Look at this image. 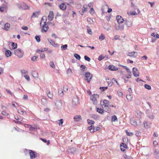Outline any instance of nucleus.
Listing matches in <instances>:
<instances>
[{"label":"nucleus","mask_w":159,"mask_h":159,"mask_svg":"<svg viewBox=\"0 0 159 159\" xmlns=\"http://www.w3.org/2000/svg\"><path fill=\"white\" fill-rule=\"evenodd\" d=\"M109 101L106 99L103 100L102 104V107L104 108L105 111L108 113L111 111V109L109 107Z\"/></svg>","instance_id":"f257e3e1"},{"label":"nucleus","mask_w":159,"mask_h":159,"mask_svg":"<svg viewBox=\"0 0 159 159\" xmlns=\"http://www.w3.org/2000/svg\"><path fill=\"white\" fill-rule=\"evenodd\" d=\"M28 152L29 153L30 157L31 159L37 157V153L34 151L31 150H27L25 149L24 150V152Z\"/></svg>","instance_id":"f03ea898"},{"label":"nucleus","mask_w":159,"mask_h":159,"mask_svg":"<svg viewBox=\"0 0 159 159\" xmlns=\"http://www.w3.org/2000/svg\"><path fill=\"white\" fill-rule=\"evenodd\" d=\"M14 53L19 58L22 57L24 55L23 52L19 48L16 49Z\"/></svg>","instance_id":"7ed1b4c3"},{"label":"nucleus","mask_w":159,"mask_h":159,"mask_svg":"<svg viewBox=\"0 0 159 159\" xmlns=\"http://www.w3.org/2000/svg\"><path fill=\"white\" fill-rule=\"evenodd\" d=\"M99 98V95L97 94H94L90 97V100L93 101L94 104H96L98 103L97 99Z\"/></svg>","instance_id":"20e7f679"},{"label":"nucleus","mask_w":159,"mask_h":159,"mask_svg":"<svg viewBox=\"0 0 159 159\" xmlns=\"http://www.w3.org/2000/svg\"><path fill=\"white\" fill-rule=\"evenodd\" d=\"M18 7L20 9H29L30 8L29 6L26 4L24 2H21L17 5Z\"/></svg>","instance_id":"39448f33"},{"label":"nucleus","mask_w":159,"mask_h":159,"mask_svg":"<svg viewBox=\"0 0 159 159\" xmlns=\"http://www.w3.org/2000/svg\"><path fill=\"white\" fill-rule=\"evenodd\" d=\"M84 10H94L93 8V3H89L88 5H85L84 6Z\"/></svg>","instance_id":"423d86ee"},{"label":"nucleus","mask_w":159,"mask_h":159,"mask_svg":"<svg viewBox=\"0 0 159 159\" xmlns=\"http://www.w3.org/2000/svg\"><path fill=\"white\" fill-rule=\"evenodd\" d=\"M80 104V99L77 96L74 97L72 99V104L74 105H77Z\"/></svg>","instance_id":"0eeeda50"},{"label":"nucleus","mask_w":159,"mask_h":159,"mask_svg":"<svg viewBox=\"0 0 159 159\" xmlns=\"http://www.w3.org/2000/svg\"><path fill=\"white\" fill-rule=\"evenodd\" d=\"M93 77L92 75L89 72H87L85 74V79L87 80L89 83H90L91 80L92 79Z\"/></svg>","instance_id":"6e6552de"},{"label":"nucleus","mask_w":159,"mask_h":159,"mask_svg":"<svg viewBox=\"0 0 159 159\" xmlns=\"http://www.w3.org/2000/svg\"><path fill=\"white\" fill-rule=\"evenodd\" d=\"M132 72L135 77H137L139 76V72L136 68L134 67L133 68Z\"/></svg>","instance_id":"1a4fd4ad"},{"label":"nucleus","mask_w":159,"mask_h":159,"mask_svg":"<svg viewBox=\"0 0 159 159\" xmlns=\"http://www.w3.org/2000/svg\"><path fill=\"white\" fill-rule=\"evenodd\" d=\"M143 124L144 127L145 128L147 129L150 127L152 123L151 122H148L146 121H144L143 122Z\"/></svg>","instance_id":"9d476101"},{"label":"nucleus","mask_w":159,"mask_h":159,"mask_svg":"<svg viewBox=\"0 0 159 159\" xmlns=\"http://www.w3.org/2000/svg\"><path fill=\"white\" fill-rule=\"evenodd\" d=\"M44 24L42 26V32H43L44 31L45 32H46L48 28V25H47L45 23L43 22Z\"/></svg>","instance_id":"9b49d317"},{"label":"nucleus","mask_w":159,"mask_h":159,"mask_svg":"<svg viewBox=\"0 0 159 159\" xmlns=\"http://www.w3.org/2000/svg\"><path fill=\"white\" fill-rule=\"evenodd\" d=\"M146 113L148 116L151 119H153L154 118V116L153 114V113L150 111H147Z\"/></svg>","instance_id":"f8f14e48"},{"label":"nucleus","mask_w":159,"mask_h":159,"mask_svg":"<svg viewBox=\"0 0 159 159\" xmlns=\"http://www.w3.org/2000/svg\"><path fill=\"white\" fill-rule=\"evenodd\" d=\"M143 113L139 110H137L136 111L135 116L138 118H140L142 117Z\"/></svg>","instance_id":"ddd939ff"},{"label":"nucleus","mask_w":159,"mask_h":159,"mask_svg":"<svg viewBox=\"0 0 159 159\" xmlns=\"http://www.w3.org/2000/svg\"><path fill=\"white\" fill-rule=\"evenodd\" d=\"M54 14L53 11H51L49 12V14L48 16V19L49 21H52L53 19Z\"/></svg>","instance_id":"4468645a"},{"label":"nucleus","mask_w":159,"mask_h":159,"mask_svg":"<svg viewBox=\"0 0 159 159\" xmlns=\"http://www.w3.org/2000/svg\"><path fill=\"white\" fill-rule=\"evenodd\" d=\"M116 19L118 23H121L124 20L122 17L120 16H117L116 17Z\"/></svg>","instance_id":"2eb2a0df"},{"label":"nucleus","mask_w":159,"mask_h":159,"mask_svg":"<svg viewBox=\"0 0 159 159\" xmlns=\"http://www.w3.org/2000/svg\"><path fill=\"white\" fill-rule=\"evenodd\" d=\"M48 41L54 47L57 48L58 47V45L57 44H55V42L52 39H48Z\"/></svg>","instance_id":"dca6fc26"},{"label":"nucleus","mask_w":159,"mask_h":159,"mask_svg":"<svg viewBox=\"0 0 159 159\" xmlns=\"http://www.w3.org/2000/svg\"><path fill=\"white\" fill-rule=\"evenodd\" d=\"M154 157L157 159H159V150L158 149H155L153 153Z\"/></svg>","instance_id":"f3484780"},{"label":"nucleus","mask_w":159,"mask_h":159,"mask_svg":"<svg viewBox=\"0 0 159 159\" xmlns=\"http://www.w3.org/2000/svg\"><path fill=\"white\" fill-rule=\"evenodd\" d=\"M74 120L76 122L80 121L81 120V117L80 115H75L74 117Z\"/></svg>","instance_id":"a211bd4d"},{"label":"nucleus","mask_w":159,"mask_h":159,"mask_svg":"<svg viewBox=\"0 0 159 159\" xmlns=\"http://www.w3.org/2000/svg\"><path fill=\"white\" fill-rule=\"evenodd\" d=\"M120 149L123 151H124L127 148V145L123 143H122L120 145Z\"/></svg>","instance_id":"6ab92c4d"},{"label":"nucleus","mask_w":159,"mask_h":159,"mask_svg":"<svg viewBox=\"0 0 159 159\" xmlns=\"http://www.w3.org/2000/svg\"><path fill=\"white\" fill-rule=\"evenodd\" d=\"M10 27V24L8 23H7L5 24L4 27L3 28V29L6 31H8L9 30Z\"/></svg>","instance_id":"aec40b11"},{"label":"nucleus","mask_w":159,"mask_h":159,"mask_svg":"<svg viewBox=\"0 0 159 159\" xmlns=\"http://www.w3.org/2000/svg\"><path fill=\"white\" fill-rule=\"evenodd\" d=\"M88 129L90 131L91 133H94L95 132V128L94 126L91 125L90 126L88 127Z\"/></svg>","instance_id":"412c9836"},{"label":"nucleus","mask_w":159,"mask_h":159,"mask_svg":"<svg viewBox=\"0 0 159 159\" xmlns=\"http://www.w3.org/2000/svg\"><path fill=\"white\" fill-rule=\"evenodd\" d=\"M31 74L32 75L34 78H38V73L36 71H32Z\"/></svg>","instance_id":"4be33fe9"},{"label":"nucleus","mask_w":159,"mask_h":159,"mask_svg":"<svg viewBox=\"0 0 159 159\" xmlns=\"http://www.w3.org/2000/svg\"><path fill=\"white\" fill-rule=\"evenodd\" d=\"M59 7L62 10H65L66 8V6L64 3H61Z\"/></svg>","instance_id":"5701e85b"},{"label":"nucleus","mask_w":159,"mask_h":159,"mask_svg":"<svg viewBox=\"0 0 159 159\" xmlns=\"http://www.w3.org/2000/svg\"><path fill=\"white\" fill-rule=\"evenodd\" d=\"M40 12L39 11H38L37 12H34L31 16V18H35L38 17L39 15L40 14Z\"/></svg>","instance_id":"b1692460"},{"label":"nucleus","mask_w":159,"mask_h":159,"mask_svg":"<svg viewBox=\"0 0 159 159\" xmlns=\"http://www.w3.org/2000/svg\"><path fill=\"white\" fill-rule=\"evenodd\" d=\"M5 54L6 56L8 57L11 55V52L10 50H7L6 51Z\"/></svg>","instance_id":"393cba45"},{"label":"nucleus","mask_w":159,"mask_h":159,"mask_svg":"<svg viewBox=\"0 0 159 159\" xmlns=\"http://www.w3.org/2000/svg\"><path fill=\"white\" fill-rule=\"evenodd\" d=\"M47 96L50 98H52L53 97V94L52 92H50L49 91H48L47 93Z\"/></svg>","instance_id":"a878e982"},{"label":"nucleus","mask_w":159,"mask_h":159,"mask_svg":"<svg viewBox=\"0 0 159 159\" xmlns=\"http://www.w3.org/2000/svg\"><path fill=\"white\" fill-rule=\"evenodd\" d=\"M138 53L136 52H133L130 53V57H135L137 56Z\"/></svg>","instance_id":"bb28decb"},{"label":"nucleus","mask_w":159,"mask_h":159,"mask_svg":"<svg viewBox=\"0 0 159 159\" xmlns=\"http://www.w3.org/2000/svg\"><path fill=\"white\" fill-rule=\"evenodd\" d=\"M105 9L108 10H112V9L110 8H109L108 6L107 5H103L102 8V10H104Z\"/></svg>","instance_id":"cd10ccee"},{"label":"nucleus","mask_w":159,"mask_h":159,"mask_svg":"<svg viewBox=\"0 0 159 159\" xmlns=\"http://www.w3.org/2000/svg\"><path fill=\"white\" fill-rule=\"evenodd\" d=\"M24 125L25 126V125H27L30 126V128L29 129H30V131H33V130L35 131V130H37V129L36 128L33 127L31 125H28L26 124H25Z\"/></svg>","instance_id":"c85d7f7f"},{"label":"nucleus","mask_w":159,"mask_h":159,"mask_svg":"<svg viewBox=\"0 0 159 159\" xmlns=\"http://www.w3.org/2000/svg\"><path fill=\"white\" fill-rule=\"evenodd\" d=\"M18 113L20 115H24L26 113V112L21 109H19L18 110Z\"/></svg>","instance_id":"c756f323"},{"label":"nucleus","mask_w":159,"mask_h":159,"mask_svg":"<svg viewBox=\"0 0 159 159\" xmlns=\"http://www.w3.org/2000/svg\"><path fill=\"white\" fill-rule=\"evenodd\" d=\"M41 102L42 104L45 105L47 104V100L45 98H43L41 100Z\"/></svg>","instance_id":"7c9ffc66"},{"label":"nucleus","mask_w":159,"mask_h":159,"mask_svg":"<svg viewBox=\"0 0 159 159\" xmlns=\"http://www.w3.org/2000/svg\"><path fill=\"white\" fill-rule=\"evenodd\" d=\"M97 111L101 114H103L104 112L103 109L101 108H97Z\"/></svg>","instance_id":"2f4dec72"},{"label":"nucleus","mask_w":159,"mask_h":159,"mask_svg":"<svg viewBox=\"0 0 159 159\" xmlns=\"http://www.w3.org/2000/svg\"><path fill=\"white\" fill-rule=\"evenodd\" d=\"M40 139L41 140H42L43 142L44 143H46L47 142V145H49V144H50V140H48V141H47V140L46 139H43V138H40Z\"/></svg>","instance_id":"473e14b6"},{"label":"nucleus","mask_w":159,"mask_h":159,"mask_svg":"<svg viewBox=\"0 0 159 159\" xmlns=\"http://www.w3.org/2000/svg\"><path fill=\"white\" fill-rule=\"evenodd\" d=\"M130 122L132 125L134 126L137 125V122L134 120H131Z\"/></svg>","instance_id":"72a5a7b5"},{"label":"nucleus","mask_w":159,"mask_h":159,"mask_svg":"<svg viewBox=\"0 0 159 159\" xmlns=\"http://www.w3.org/2000/svg\"><path fill=\"white\" fill-rule=\"evenodd\" d=\"M58 123L59 125L62 126L63 123V119H61L60 120H58Z\"/></svg>","instance_id":"f704fd0d"},{"label":"nucleus","mask_w":159,"mask_h":159,"mask_svg":"<svg viewBox=\"0 0 159 159\" xmlns=\"http://www.w3.org/2000/svg\"><path fill=\"white\" fill-rule=\"evenodd\" d=\"M11 46L12 47V49H15L17 47V44L13 42L11 43Z\"/></svg>","instance_id":"c9c22d12"},{"label":"nucleus","mask_w":159,"mask_h":159,"mask_svg":"<svg viewBox=\"0 0 159 159\" xmlns=\"http://www.w3.org/2000/svg\"><path fill=\"white\" fill-rule=\"evenodd\" d=\"M109 69L111 70H115L116 69V67L115 66H113V65L109 66Z\"/></svg>","instance_id":"e433bc0d"},{"label":"nucleus","mask_w":159,"mask_h":159,"mask_svg":"<svg viewBox=\"0 0 159 159\" xmlns=\"http://www.w3.org/2000/svg\"><path fill=\"white\" fill-rule=\"evenodd\" d=\"M105 38V37L104 35L102 34L99 37V39L100 40H102L104 39Z\"/></svg>","instance_id":"4c0bfd02"},{"label":"nucleus","mask_w":159,"mask_h":159,"mask_svg":"<svg viewBox=\"0 0 159 159\" xmlns=\"http://www.w3.org/2000/svg\"><path fill=\"white\" fill-rule=\"evenodd\" d=\"M117 118L116 116L114 115L112 117V118H111L112 121H117Z\"/></svg>","instance_id":"58836bf2"},{"label":"nucleus","mask_w":159,"mask_h":159,"mask_svg":"<svg viewBox=\"0 0 159 159\" xmlns=\"http://www.w3.org/2000/svg\"><path fill=\"white\" fill-rule=\"evenodd\" d=\"M74 56L78 60H80L81 58L80 56L77 53H75Z\"/></svg>","instance_id":"ea45409f"},{"label":"nucleus","mask_w":159,"mask_h":159,"mask_svg":"<svg viewBox=\"0 0 159 159\" xmlns=\"http://www.w3.org/2000/svg\"><path fill=\"white\" fill-rule=\"evenodd\" d=\"M155 33H152L151 34V35L154 37H156V38H159V34H155Z\"/></svg>","instance_id":"a19ab883"},{"label":"nucleus","mask_w":159,"mask_h":159,"mask_svg":"<svg viewBox=\"0 0 159 159\" xmlns=\"http://www.w3.org/2000/svg\"><path fill=\"white\" fill-rule=\"evenodd\" d=\"M105 58V56H103L102 55H101L99 56L98 58V60L99 61L102 60Z\"/></svg>","instance_id":"79ce46f5"},{"label":"nucleus","mask_w":159,"mask_h":159,"mask_svg":"<svg viewBox=\"0 0 159 159\" xmlns=\"http://www.w3.org/2000/svg\"><path fill=\"white\" fill-rule=\"evenodd\" d=\"M139 12H140L139 11H137V12H135L134 11L130 12V13L132 15H137L138 13H139Z\"/></svg>","instance_id":"37998d69"},{"label":"nucleus","mask_w":159,"mask_h":159,"mask_svg":"<svg viewBox=\"0 0 159 159\" xmlns=\"http://www.w3.org/2000/svg\"><path fill=\"white\" fill-rule=\"evenodd\" d=\"M87 122L88 123L89 125H91L92 124H94L95 123L94 121H92L89 119H88Z\"/></svg>","instance_id":"c03bdc74"},{"label":"nucleus","mask_w":159,"mask_h":159,"mask_svg":"<svg viewBox=\"0 0 159 159\" xmlns=\"http://www.w3.org/2000/svg\"><path fill=\"white\" fill-rule=\"evenodd\" d=\"M144 87L146 89L148 90H150L151 88L150 85L147 84H145L144 85Z\"/></svg>","instance_id":"a18cd8bd"},{"label":"nucleus","mask_w":159,"mask_h":159,"mask_svg":"<svg viewBox=\"0 0 159 159\" xmlns=\"http://www.w3.org/2000/svg\"><path fill=\"white\" fill-rule=\"evenodd\" d=\"M108 88L107 87H100V89H101V91L102 92H103L106 90Z\"/></svg>","instance_id":"49530a36"},{"label":"nucleus","mask_w":159,"mask_h":159,"mask_svg":"<svg viewBox=\"0 0 159 159\" xmlns=\"http://www.w3.org/2000/svg\"><path fill=\"white\" fill-rule=\"evenodd\" d=\"M35 38L37 42H39L40 41V39L39 36L36 35L35 36Z\"/></svg>","instance_id":"de8ad7c7"},{"label":"nucleus","mask_w":159,"mask_h":159,"mask_svg":"<svg viewBox=\"0 0 159 159\" xmlns=\"http://www.w3.org/2000/svg\"><path fill=\"white\" fill-rule=\"evenodd\" d=\"M67 44H65L64 45L62 46L61 47V48L62 50H66L67 48Z\"/></svg>","instance_id":"09e8293b"},{"label":"nucleus","mask_w":159,"mask_h":159,"mask_svg":"<svg viewBox=\"0 0 159 159\" xmlns=\"http://www.w3.org/2000/svg\"><path fill=\"white\" fill-rule=\"evenodd\" d=\"M50 66L52 68H55V65L53 61H51L50 62Z\"/></svg>","instance_id":"8fccbe9b"},{"label":"nucleus","mask_w":159,"mask_h":159,"mask_svg":"<svg viewBox=\"0 0 159 159\" xmlns=\"http://www.w3.org/2000/svg\"><path fill=\"white\" fill-rule=\"evenodd\" d=\"M24 77L28 81H29L30 80V78L29 76L28 75H24Z\"/></svg>","instance_id":"3c124183"},{"label":"nucleus","mask_w":159,"mask_h":159,"mask_svg":"<svg viewBox=\"0 0 159 159\" xmlns=\"http://www.w3.org/2000/svg\"><path fill=\"white\" fill-rule=\"evenodd\" d=\"M67 1H68V2H66V3L68 5L73 3V0H67Z\"/></svg>","instance_id":"603ef678"},{"label":"nucleus","mask_w":159,"mask_h":159,"mask_svg":"<svg viewBox=\"0 0 159 159\" xmlns=\"http://www.w3.org/2000/svg\"><path fill=\"white\" fill-rule=\"evenodd\" d=\"M38 57L36 56H34L32 57L31 58V60L33 61H35L37 58Z\"/></svg>","instance_id":"864d4df0"},{"label":"nucleus","mask_w":159,"mask_h":159,"mask_svg":"<svg viewBox=\"0 0 159 159\" xmlns=\"http://www.w3.org/2000/svg\"><path fill=\"white\" fill-rule=\"evenodd\" d=\"M84 58L85 60L86 61H90V58L87 56H85L84 57Z\"/></svg>","instance_id":"5fc2aeb1"},{"label":"nucleus","mask_w":159,"mask_h":159,"mask_svg":"<svg viewBox=\"0 0 159 159\" xmlns=\"http://www.w3.org/2000/svg\"><path fill=\"white\" fill-rule=\"evenodd\" d=\"M12 106L15 107H17L18 106V105L17 103H16V102H13L12 103Z\"/></svg>","instance_id":"6e6d98bb"},{"label":"nucleus","mask_w":159,"mask_h":159,"mask_svg":"<svg viewBox=\"0 0 159 159\" xmlns=\"http://www.w3.org/2000/svg\"><path fill=\"white\" fill-rule=\"evenodd\" d=\"M21 73L23 74H27L28 73V71L25 70H21Z\"/></svg>","instance_id":"4d7b16f0"},{"label":"nucleus","mask_w":159,"mask_h":159,"mask_svg":"<svg viewBox=\"0 0 159 159\" xmlns=\"http://www.w3.org/2000/svg\"><path fill=\"white\" fill-rule=\"evenodd\" d=\"M40 57L41 58H44L45 57V55L44 53L40 54Z\"/></svg>","instance_id":"13d9d810"},{"label":"nucleus","mask_w":159,"mask_h":159,"mask_svg":"<svg viewBox=\"0 0 159 159\" xmlns=\"http://www.w3.org/2000/svg\"><path fill=\"white\" fill-rule=\"evenodd\" d=\"M2 113L3 115L5 116H7L9 114L5 111H3Z\"/></svg>","instance_id":"bf43d9fd"},{"label":"nucleus","mask_w":159,"mask_h":159,"mask_svg":"<svg viewBox=\"0 0 159 159\" xmlns=\"http://www.w3.org/2000/svg\"><path fill=\"white\" fill-rule=\"evenodd\" d=\"M58 92L60 94L61 96H62L63 95V91L61 90L60 91V90H59Z\"/></svg>","instance_id":"052dcab7"},{"label":"nucleus","mask_w":159,"mask_h":159,"mask_svg":"<svg viewBox=\"0 0 159 159\" xmlns=\"http://www.w3.org/2000/svg\"><path fill=\"white\" fill-rule=\"evenodd\" d=\"M6 91L7 93H9L11 95H12L13 94V93L9 90L7 89Z\"/></svg>","instance_id":"680f3d73"},{"label":"nucleus","mask_w":159,"mask_h":159,"mask_svg":"<svg viewBox=\"0 0 159 159\" xmlns=\"http://www.w3.org/2000/svg\"><path fill=\"white\" fill-rule=\"evenodd\" d=\"M153 145L154 146L156 147L158 145V143L156 141H155L153 142Z\"/></svg>","instance_id":"e2e57ef3"},{"label":"nucleus","mask_w":159,"mask_h":159,"mask_svg":"<svg viewBox=\"0 0 159 159\" xmlns=\"http://www.w3.org/2000/svg\"><path fill=\"white\" fill-rule=\"evenodd\" d=\"M119 38L120 36L119 35H116L115 36L114 39L116 40H117L119 39Z\"/></svg>","instance_id":"0e129e2a"},{"label":"nucleus","mask_w":159,"mask_h":159,"mask_svg":"<svg viewBox=\"0 0 159 159\" xmlns=\"http://www.w3.org/2000/svg\"><path fill=\"white\" fill-rule=\"evenodd\" d=\"M23 99L24 100H26L28 99V95L26 94H25L23 96Z\"/></svg>","instance_id":"69168bd1"},{"label":"nucleus","mask_w":159,"mask_h":159,"mask_svg":"<svg viewBox=\"0 0 159 159\" xmlns=\"http://www.w3.org/2000/svg\"><path fill=\"white\" fill-rule=\"evenodd\" d=\"M22 29L25 30H27L28 29V27L27 26H23L22 27Z\"/></svg>","instance_id":"338daca9"},{"label":"nucleus","mask_w":159,"mask_h":159,"mask_svg":"<svg viewBox=\"0 0 159 159\" xmlns=\"http://www.w3.org/2000/svg\"><path fill=\"white\" fill-rule=\"evenodd\" d=\"M80 67L81 68L84 69H85L86 68L85 66L83 65H81L80 66Z\"/></svg>","instance_id":"774afa93"}]
</instances>
